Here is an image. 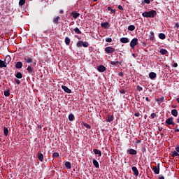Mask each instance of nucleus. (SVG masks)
I'll use <instances>...</instances> for the list:
<instances>
[{"label":"nucleus","instance_id":"nucleus-1","mask_svg":"<svg viewBox=\"0 0 179 179\" xmlns=\"http://www.w3.org/2000/svg\"><path fill=\"white\" fill-rule=\"evenodd\" d=\"M142 16L143 17H155L156 16V11L152 10L149 12H144L142 13Z\"/></svg>","mask_w":179,"mask_h":179},{"label":"nucleus","instance_id":"nucleus-2","mask_svg":"<svg viewBox=\"0 0 179 179\" xmlns=\"http://www.w3.org/2000/svg\"><path fill=\"white\" fill-rule=\"evenodd\" d=\"M136 45H138V38H133L130 42L131 48H135Z\"/></svg>","mask_w":179,"mask_h":179},{"label":"nucleus","instance_id":"nucleus-3","mask_svg":"<svg viewBox=\"0 0 179 179\" xmlns=\"http://www.w3.org/2000/svg\"><path fill=\"white\" fill-rule=\"evenodd\" d=\"M105 51H106V52H107V54H113V52H114V51H115V50H114V48H113L111 47H107L105 48Z\"/></svg>","mask_w":179,"mask_h":179},{"label":"nucleus","instance_id":"nucleus-4","mask_svg":"<svg viewBox=\"0 0 179 179\" xmlns=\"http://www.w3.org/2000/svg\"><path fill=\"white\" fill-rule=\"evenodd\" d=\"M131 170L134 173V176H135L136 177H138V176H139V171H138V168H136V166H133L131 168Z\"/></svg>","mask_w":179,"mask_h":179},{"label":"nucleus","instance_id":"nucleus-5","mask_svg":"<svg viewBox=\"0 0 179 179\" xmlns=\"http://www.w3.org/2000/svg\"><path fill=\"white\" fill-rule=\"evenodd\" d=\"M62 89L64 90V92H65L66 93H71L72 91L71 90V89L68 88V87L65 86V85H62Z\"/></svg>","mask_w":179,"mask_h":179},{"label":"nucleus","instance_id":"nucleus-6","mask_svg":"<svg viewBox=\"0 0 179 179\" xmlns=\"http://www.w3.org/2000/svg\"><path fill=\"white\" fill-rule=\"evenodd\" d=\"M166 124L168 125H174V122H173V117H170L166 120Z\"/></svg>","mask_w":179,"mask_h":179},{"label":"nucleus","instance_id":"nucleus-7","mask_svg":"<svg viewBox=\"0 0 179 179\" xmlns=\"http://www.w3.org/2000/svg\"><path fill=\"white\" fill-rule=\"evenodd\" d=\"M153 171L154 173H155L156 174H159V173H160V168L159 166V164L157 166H154L153 167Z\"/></svg>","mask_w":179,"mask_h":179},{"label":"nucleus","instance_id":"nucleus-8","mask_svg":"<svg viewBox=\"0 0 179 179\" xmlns=\"http://www.w3.org/2000/svg\"><path fill=\"white\" fill-rule=\"evenodd\" d=\"M127 153H129V155H136L138 152L134 149H129L127 150Z\"/></svg>","mask_w":179,"mask_h":179},{"label":"nucleus","instance_id":"nucleus-9","mask_svg":"<svg viewBox=\"0 0 179 179\" xmlns=\"http://www.w3.org/2000/svg\"><path fill=\"white\" fill-rule=\"evenodd\" d=\"M97 71H99V72H105L106 68L104 67V66L101 65L97 67Z\"/></svg>","mask_w":179,"mask_h":179},{"label":"nucleus","instance_id":"nucleus-10","mask_svg":"<svg viewBox=\"0 0 179 179\" xmlns=\"http://www.w3.org/2000/svg\"><path fill=\"white\" fill-rule=\"evenodd\" d=\"M120 41L124 44H127V43H129V39L128 38H121Z\"/></svg>","mask_w":179,"mask_h":179},{"label":"nucleus","instance_id":"nucleus-11","mask_svg":"<svg viewBox=\"0 0 179 179\" xmlns=\"http://www.w3.org/2000/svg\"><path fill=\"white\" fill-rule=\"evenodd\" d=\"M101 27H103L104 29H108L110 27V24L108 22H103L101 24Z\"/></svg>","mask_w":179,"mask_h":179},{"label":"nucleus","instance_id":"nucleus-12","mask_svg":"<svg viewBox=\"0 0 179 179\" xmlns=\"http://www.w3.org/2000/svg\"><path fill=\"white\" fill-rule=\"evenodd\" d=\"M71 15L72 17L74 18V19H78V17H79V16H80V14L76 13V12H73L71 13Z\"/></svg>","mask_w":179,"mask_h":179},{"label":"nucleus","instance_id":"nucleus-13","mask_svg":"<svg viewBox=\"0 0 179 179\" xmlns=\"http://www.w3.org/2000/svg\"><path fill=\"white\" fill-rule=\"evenodd\" d=\"M22 66H23V63H22L21 62H17V64L15 65V68H17V69H22Z\"/></svg>","mask_w":179,"mask_h":179},{"label":"nucleus","instance_id":"nucleus-14","mask_svg":"<svg viewBox=\"0 0 179 179\" xmlns=\"http://www.w3.org/2000/svg\"><path fill=\"white\" fill-rule=\"evenodd\" d=\"M38 159L40 162H43L44 160V155L42 153L38 152Z\"/></svg>","mask_w":179,"mask_h":179},{"label":"nucleus","instance_id":"nucleus-15","mask_svg":"<svg viewBox=\"0 0 179 179\" xmlns=\"http://www.w3.org/2000/svg\"><path fill=\"white\" fill-rule=\"evenodd\" d=\"M157 75H156V73L155 72H151L149 73V78L150 79H155V78H156Z\"/></svg>","mask_w":179,"mask_h":179},{"label":"nucleus","instance_id":"nucleus-16","mask_svg":"<svg viewBox=\"0 0 179 179\" xmlns=\"http://www.w3.org/2000/svg\"><path fill=\"white\" fill-rule=\"evenodd\" d=\"M113 120H114V117L113 115H109L106 118L107 122H111L112 121H113Z\"/></svg>","mask_w":179,"mask_h":179},{"label":"nucleus","instance_id":"nucleus-17","mask_svg":"<svg viewBox=\"0 0 179 179\" xmlns=\"http://www.w3.org/2000/svg\"><path fill=\"white\" fill-rule=\"evenodd\" d=\"M171 114L173 115V117H177V115H178V111H177L176 109H173L171 110Z\"/></svg>","mask_w":179,"mask_h":179},{"label":"nucleus","instance_id":"nucleus-18","mask_svg":"<svg viewBox=\"0 0 179 179\" xmlns=\"http://www.w3.org/2000/svg\"><path fill=\"white\" fill-rule=\"evenodd\" d=\"M156 101L159 103V104H161L163 103V101H164V97L162 96L161 98H158L156 99Z\"/></svg>","mask_w":179,"mask_h":179},{"label":"nucleus","instance_id":"nucleus-19","mask_svg":"<svg viewBox=\"0 0 179 179\" xmlns=\"http://www.w3.org/2000/svg\"><path fill=\"white\" fill-rule=\"evenodd\" d=\"M92 162H93L94 166L96 169H99V167H100V165H99V162H97V160L94 159Z\"/></svg>","mask_w":179,"mask_h":179},{"label":"nucleus","instance_id":"nucleus-20","mask_svg":"<svg viewBox=\"0 0 179 179\" xmlns=\"http://www.w3.org/2000/svg\"><path fill=\"white\" fill-rule=\"evenodd\" d=\"M65 166H66V169H68L69 170L72 168V166L71 165V162H65Z\"/></svg>","mask_w":179,"mask_h":179},{"label":"nucleus","instance_id":"nucleus-21","mask_svg":"<svg viewBox=\"0 0 179 179\" xmlns=\"http://www.w3.org/2000/svg\"><path fill=\"white\" fill-rule=\"evenodd\" d=\"M93 152L95 155H99V156H101V151H100L97 149H94Z\"/></svg>","mask_w":179,"mask_h":179},{"label":"nucleus","instance_id":"nucleus-22","mask_svg":"<svg viewBox=\"0 0 179 179\" xmlns=\"http://www.w3.org/2000/svg\"><path fill=\"white\" fill-rule=\"evenodd\" d=\"M159 52L162 55H166V54H167V50L166 49H161Z\"/></svg>","mask_w":179,"mask_h":179},{"label":"nucleus","instance_id":"nucleus-23","mask_svg":"<svg viewBox=\"0 0 179 179\" xmlns=\"http://www.w3.org/2000/svg\"><path fill=\"white\" fill-rule=\"evenodd\" d=\"M0 68H6V65L5 64V62L0 60Z\"/></svg>","mask_w":179,"mask_h":179},{"label":"nucleus","instance_id":"nucleus-24","mask_svg":"<svg viewBox=\"0 0 179 179\" xmlns=\"http://www.w3.org/2000/svg\"><path fill=\"white\" fill-rule=\"evenodd\" d=\"M15 76L17 79H22V78H23V75H22V73L20 72H17Z\"/></svg>","mask_w":179,"mask_h":179},{"label":"nucleus","instance_id":"nucleus-25","mask_svg":"<svg viewBox=\"0 0 179 179\" xmlns=\"http://www.w3.org/2000/svg\"><path fill=\"white\" fill-rule=\"evenodd\" d=\"M128 30H129V31H134V30H135V27H134V25H129V26L128 27Z\"/></svg>","mask_w":179,"mask_h":179},{"label":"nucleus","instance_id":"nucleus-26","mask_svg":"<svg viewBox=\"0 0 179 179\" xmlns=\"http://www.w3.org/2000/svg\"><path fill=\"white\" fill-rule=\"evenodd\" d=\"M159 37L161 40H164L166 38V35L163 33L159 34Z\"/></svg>","mask_w":179,"mask_h":179},{"label":"nucleus","instance_id":"nucleus-27","mask_svg":"<svg viewBox=\"0 0 179 179\" xmlns=\"http://www.w3.org/2000/svg\"><path fill=\"white\" fill-rule=\"evenodd\" d=\"M65 43L67 45H69L71 44V39L68 37L65 38Z\"/></svg>","mask_w":179,"mask_h":179},{"label":"nucleus","instance_id":"nucleus-28","mask_svg":"<svg viewBox=\"0 0 179 179\" xmlns=\"http://www.w3.org/2000/svg\"><path fill=\"white\" fill-rule=\"evenodd\" d=\"M3 132H4V135L6 136H8V134H9V130L8 129V128L4 127L3 128Z\"/></svg>","mask_w":179,"mask_h":179},{"label":"nucleus","instance_id":"nucleus-29","mask_svg":"<svg viewBox=\"0 0 179 179\" xmlns=\"http://www.w3.org/2000/svg\"><path fill=\"white\" fill-rule=\"evenodd\" d=\"M27 69L29 73H33L34 72L33 68H31L30 66H29Z\"/></svg>","mask_w":179,"mask_h":179},{"label":"nucleus","instance_id":"nucleus-30","mask_svg":"<svg viewBox=\"0 0 179 179\" xmlns=\"http://www.w3.org/2000/svg\"><path fill=\"white\" fill-rule=\"evenodd\" d=\"M24 3H26V0H20V1H19L20 6H23V5H24Z\"/></svg>","mask_w":179,"mask_h":179},{"label":"nucleus","instance_id":"nucleus-31","mask_svg":"<svg viewBox=\"0 0 179 179\" xmlns=\"http://www.w3.org/2000/svg\"><path fill=\"white\" fill-rule=\"evenodd\" d=\"M74 31L77 33V34H82V31H80V30L78 27L74 29Z\"/></svg>","mask_w":179,"mask_h":179},{"label":"nucleus","instance_id":"nucleus-32","mask_svg":"<svg viewBox=\"0 0 179 179\" xmlns=\"http://www.w3.org/2000/svg\"><path fill=\"white\" fill-rule=\"evenodd\" d=\"M108 10L110 11V14L115 13V9H113L111 7H108Z\"/></svg>","mask_w":179,"mask_h":179},{"label":"nucleus","instance_id":"nucleus-33","mask_svg":"<svg viewBox=\"0 0 179 179\" xmlns=\"http://www.w3.org/2000/svg\"><path fill=\"white\" fill-rule=\"evenodd\" d=\"M10 94L9 90L4 91V96H6V97H9Z\"/></svg>","mask_w":179,"mask_h":179},{"label":"nucleus","instance_id":"nucleus-34","mask_svg":"<svg viewBox=\"0 0 179 179\" xmlns=\"http://www.w3.org/2000/svg\"><path fill=\"white\" fill-rule=\"evenodd\" d=\"M73 118H75V116H73V114H70V115H69V121H73Z\"/></svg>","mask_w":179,"mask_h":179},{"label":"nucleus","instance_id":"nucleus-35","mask_svg":"<svg viewBox=\"0 0 179 179\" xmlns=\"http://www.w3.org/2000/svg\"><path fill=\"white\" fill-rule=\"evenodd\" d=\"M25 61H27L28 64H31V62H33V59L31 58H25Z\"/></svg>","mask_w":179,"mask_h":179},{"label":"nucleus","instance_id":"nucleus-36","mask_svg":"<svg viewBox=\"0 0 179 179\" xmlns=\"http://www.w3.org/2000/svg\"><path fill=\"white\" fill-rule=\"evenodd\" d=\"M172 155L173 156V157H176V156H179V152L177 151H173L172 152Z\"/></svg>","mask_w":179,"mask_h":179},{"label":"nucleus","instance_id":"nucleus-37","mask_svg":"<svg viewBox=\"0 0 179 179\" xmlns=\"http://www.w3.org/2000/svg\"><path fill=\"white\" fill-rule=\"evenodd\" d=\"M117 64H121V62H119L118 61H115V62H110V65H117Z\"/></svg>","mask_w":179,"mask_h":179},{"label":"nucleus","instance_id":"nucleus-38","mask_svg":"<svg viewBox=\"0 0 179 179\" xmlns=\"http://www.w3.org/2000/svg\"><path fill=\"white\" fill-rule=\"evenodd\" d=\"M83 126L87 128V129H90V125H89L87 123H83Z\"/></svg>","mask_w":179,"mask_h":179},{"label":"nucleus","instance_id":"nucleus-39","mask_svg":"<svg viewBox=\"0 0 179 179\" xmlns=\"http://www.w3.org/2000/svg\"><path fill=\"white\" fill-rule=\"evenodd\" d=\"M59 157V154L58 152H54L52 154V157Z\"/></svg>","mask_w":179,"mask_h":179},{"label":"nucleus","instance_id":"nucleus-40","mask_svg":"<svg viewBox=\"0 0 179 179\" xmlns=\"http://www.w3.org/2000/svg\"><path fill=\"white\" fill-rule=\"evenodd\" d=\"M89 45V43L84 41L83 42V47H87Z\"/></svg>","mask_w":179,"mask_h":179},{"label":"nucleus","instance_id":"nucleus-41","mask_svg":"<svg viewBox=\"0 0 179 179\" xmlns=\"http://www.w3.org/2000/svg\"><path fill=\"white\" fill-rule=\"evenodd\" d=\"M82 45H83V41H78L77 43V47H82Z\"/></svg>","mask_w":179,"mask_h":179},{"label":"nucleus","instance_id":"nucleus-42","mask_svg":"<svg viewBox=\"0 0 179 179\" xmlns=\"http://www.w3.org/2000/svg\"><path fill=\"white\" fill-rule=\"evenodd\" d=\"M59 19V17H56L54 20L53 22L54 23H58V20Z\"/></svg>","mask_w":179,"mask_h":179},{"label":"nucleus","instance_id":"nucleus-43","mask_svg":"<svg viewBox=\"0 0 179 179\" xmlns=\"http://www.w3.org/2000/svg\"><path fill=\"white\" fill-rule=\"evenodd\" d=\"M106 43H111L113 41V39L111 38H107L106 39Z\"/></svg>","mask_w":179,"mask_h":179},{"label":"nucleus","instance_id":"nucleus-44","mask_svg":"<svg viewBox=\"0 0 179 179\" xmlns=\"http://www.w3.org/2000/svg\"><path fill=\"white\" fill-rule=\"evenodd\" d=\"M137 90H138V92H142L143 90V89L142 88V87L138 85L137 86Z\"/></svg>","mask_w":179,"mask_h":179},{"label":"nucleus","instance_id":"nucleus-45","mask_svg":"<svg viewBox=\"0 0 179 179\" xmlns=\"http://www.w3.org/2000/svg\"><path fill=\"white\" fill-rule=\"evenodd\" d=\"M118 9H120V10H124V8L122 7V6L119 5V6H118Z\"/></svg>","mask_w":179,"mask_h":179},{"label":"nucleus","instance_id":"nucleus-46","mask_svg":"<svg viewBox=\"0 0 179 179\" xmlns=\"http://www.w3.org/2000/svg\"><path fill=\"white\" fill-rule=\"evenodd\" d=\"M155 117H156V113L151 114V118H155Z\"/></svg>","mask_w":179,"mask_h":179},{"label":"nucleus","instance_id":"nucleus-47","mask_svg":"<svg viewBox=\"0 0 179 179\" xmlns=\"http://www.w3.org/2000/svg\"><path fill=\"white\" fill-rule=\"evenodd\" d=\"M145 3H150V0H144Z\"/></svg>","mask_w":179,"mask_h":179},{"label":"nucleus","instance_id":"nucleus-48","mask_svg":"<svg viewBox=\"0 0 179 179\" xmlns=\"http://www.w3.org/2000/svg\"><path fill=\"white\" fill-rule=\"evenodd\" d=\"M118 76H124V73H122V72H120V73H118Z\"/></svg>","mask_w":179,"mask_h":179},{"label":"nucleus","instance_id":"nucleus-49","mask_svg":"<svg viewBox=\"0 0 179 179\" xmlns=\"http://www.w3.org/2000/svg\"><path fill=\"white\" fill-rule=\"evenodd\" d=\"M176 150L178 152V153H179V146L176 147Z\"/></svg>","mask_w":179,"mask_h":179},{"label":"nucleus","instance_id":"nucleus-50","mask_svg":"<svg viewBox=\"0 0 179 179\" xmlns=\"http://www.w3.org/2000/svg\"><path fill=\"white\" fill-rule=\"evenodd\" d=\"M177 66H178V64H177V63L174 64V68H177Z\"/></svg>","mask_w":179,"mask_h":179},{"label":"nucleus","instance_id":"nucleus-51","mask_svg":"<svg viewBox=\"0 0 179 179\" xmlns=\"http://www.w3.org/2000/svg\"><path fill=\"white\" fill-rule=\"evenodd\" d=\"M175 27H176L177 29H178V27H179L178 24H175Z\"/></svg>","mask_w":179,"mask_h":179},{"label":"nucleus","instance_id":"nucleus-52","mask_svg":"<svg viewBox=\"0 0 179 179\" xmlns=\"http://www.w3.org/2000/svg\"><path fill=\"white\" fill-rule=\"evenodd\" d=\"M145 100H146V101H150V100H149V97H146Z\"/></svg>","mask_w":179,"mask_h":179},{"label":"nucleus","instance_id":"nucleus-53","mask_svg":"<svg viewBox=\"0 0 179 179\" xmlns=\"http://www.w3.org/2000/svg\"><path fill=\"white\" fill-rule=\"evenodd\" d=\"M16 83H17V85L20 84V81H19L18 80L16 81Z\"/></svg>","mask_w":179,"mask_h":179},{"label":"nucleus","instance_id":"nucleus-54","mask_svg":"<svg viewBox=\"0 0 179 179\" xmlns=\"http://www.w3.org/2000/svg\"><path fill=\"white\" fill-rule=\"evenodd\" d=\"M136 117H139V113H135Z\"/></svg>","mask_w":179,"mask_h":179},{"label":"nucleus","instance_id":"nucleus-55","mask_svg":"<svg viewBox=\"0 0 179 179\" xmlns=\"http://www.w3.org/2000/svg\"><path fill=\"white\" fill-rule=\"evenodd\" d=\"M176 122H177L178 124H179V117L177 118Z\"/></svg>","mask_w":179,"mask_h":179},{"label":"nucleus","instance_id":"nucleus-56","mask_svg":"<svg viewBox=\"0 0 179 179\" xmlns=\"http://www.w3.org/2000/svg\"><path fill=\"white\" fill-rule=\"evenodd\" d=\"M6 59H10V56H7V57H6Z\"/></svg>","mask_w":179,"mask_h":179},{"label":"nucleus","instance_id":"nucleus-57","mask_svg":"<svg viewBox=\"0 0 179 179\" xmlns=\"http://www.w3.org/2000/svg\"><path fill=\"white\" fill-rule=\"evenodd\" d=\"M159 179H164V176H161L159 178Z\"/></svg>","mask_w":179,"mask_h":179},{"label":"nucleus","instance_id":"nucleus-58","mask_svg":"<svg viewBox=\"0 0 179 179\" xmlns=\"http://www.w3.org/2000/svg\"><path fill=\"white\" fill-rule=\"evenodd\" d=\"M175 132H179V129H175Z\"/></svg>","mask_w":179,"mask_h":179},{"label":"nucleus","instance_id":"nucleus-59","mask_svg":"<svg viewBox=\"0 0 179 179\" xmlns=\"http://www.w3.org/2000/svg\"><path fill=\"white\" fill-rule=\"evenodd\" d=\"M64 13V11H62V10L60 11V13Z\"/></svg>","mask_w":179,"mask_h":179},{"label":"nucleus","instance_id":"nucleus-60","mask_svg":"<svg viewBox=\"0 0 179 179\" xmlns=\"http://www.w3.org/2000/svg\"><path fill=\"white\" fill-rule=\"evenodd\" d=\"M121 93H125V92L122 91V92H121Z\"/></svg>","mask_w":179,"mask_h":179},{"label":"nucleus","instance_id":"nucleus-61","mask_svg":"<svg viewBox=\"0 0 179 179\" xmlns=\"http://www.w3.org/2000/svg\"><path fill=\"white\" fill-rule=\"evenodd\" d=\"M150 34H152V35L154 34V33H153V32H151Z\"/></svg>","mask_w":179,"mask_h":179},{"label":"nucleus","instance_id":"nucleus-62","mask_svg":"<svg viewBox=\"0 0 179 179\" xmlns=\"http://www.w3.org/2000/svg\"><path fill=\"white\" fill-rule=\"evenodd\" d=\"M94 1H97V0H94Z\"/></svg>","mask_w":179,"mask_h":179}]
</instances>
